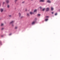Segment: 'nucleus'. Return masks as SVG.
<instances>
[{"label":"nucleus","mask_w":60,"mask_h":60,"mask_svg":"<svg viewBox=\"0 0 60 60\" xmlns=\"http://www.w3.org/2000/svg\"><path fill=\"white\" fill-rule=\"evenodd\" d=\"M0 11H1V12H2L3 11V9H1Z\"/></svg>","instance_id":"7"},{"label":"nucleus","mask_w":60,"mask_h":60,"mask_svg":"<svg viewBox=\"0 0 60 60\" xmlns=\"http://www.w3.org/2000/svg\"><path fill=\"white\" fill-rule=\"evenodd\" d=\"M27 16H29V14H27Z\"/></svg>","instance_id":"23"},{"label":"nucleus","mask_w":60,"mask_h":60,"mask_svg":"<svg viewBox=\"0 0 60 60\" xmlns=\"http://www.w3.org/2000/svg\"><path fill=\"white\" fill-rule=\"evenodd\" d=\"M45 1L44 0H41L40 1V2H43Z\"/></svg>","instance_id":"4"},{"label":"nucleus","mask_w":60,"mask_h":60,"mask_svg":"<svg viewBox=\"0 0 60 60\" xmlns=\"http://www.w3.org/2000/svg\"><path fill=\"white\" fill-rule=\"evenodd\" d=\"M48 19H45V20L46 21H48Z\"/></svg>","instance_id":"9"},{"label":"nucleus","mask_w":60,"mask_h":60,"mask_svg":"<svg viewBox=\"0 0 60 60\" xmlns=\"http://www.w3.org/2000/svg\"><path fill=\"white\" fill-rule=\"evenodd\" d=\"M49 10V8H46V11H48Z\"/></svg>","instance_id":"1"},{"label":"nucleus","mask_w":60,"mask_h":60,"mask_svg":"<svg viewBox=\"0 0 60 60\" xmlns=\"http://www.w3.org/2000/svg\"><path fill=\"white\" fill-rule=\"evenodd\" d=\"M45 10V8H44L42 10V11H44Z\"/></svg>","instance_id":"11"},{"label":"nucleus","mask_w":60,"mask_h":60,"mask_svg":"<svg viewBox=\"0 0 60 60\" xmlns=\"http://www.w3.org/2000/svg\"><path fill=\"white\" fill-rule=\"evenodd\" d=\"M14 22V21H12L10 22V24H12Z\"/></svg>","instance_id":"6"},{"label":"nucleus","mask_w":60,"mask_h":60,"mask_svg":"<svg viewBox=\"0 0 60 60\" xmlns=\"http://www.w3.org/2000/svg\"><path fill=\"white\" fill-rule=\"evenodd\" d=\"M35 22H36V21H33L32 23V25H34L35 23Z\"/></svg>","instance_id":"2"},{"label":"nucleus","mask_w":60,"mask_h":60,"mask_svg":"<svg viewBox=\"0 0 60 60\" xmlns=\"http://www.w3.org/2000/svg\"><path fill=\"white\" fill-rule=\"evenodd\" d=\"M40 9H41V7H40Z\"/></svg>","instance_id":"31"},{"label":"nucleus","mask_w":60,"mask_h":60,"mask_svg":"<svg viewBox=\"0 0 60 60\" xmlns=\"http://www.w3.org/2000/svg\"><path fill=\"white\" fill-rule=\"evenodd\" d=\"M1 37H4V35H2L1 36Z\"/></svg>","instance_id":"20"},{"label":"nucleus","mask_w":60,"mask_h":60,"mask_svg":"<svg viewBox=\"0 0 60 60\" xmlns=\"http://www.w3.org/2000/svg\"><path fill=\"white\" fill-rule=\"evenodd\" d=\"M54 10V9L52 7L51 8V11H53Z\"/></svg>","instance_id":"8"},{"label":"nucleus","mask_w":60,"mask_h":60,"mask_svg":"<svg viewBox=\"0 0 60 60\" xmlns=\"http://www.w3.org/2000/svg\"><path fill=\"white\" fill-rule=\"evenodd\" d=\"M33 14V13L32 12H30V14Z\"/></svg>","instance_id":"10"},{"label":"nucleus","mask_w":60,"mask_h":60,"mask_svg":"<svg viewBox=\"0 0 60 60\" xmlns=\"http://www.w3.org/2000/svg\"><path fill=\"white\" fill-rule=\"evenodd\" d=\"M6 2L7 3H9V0H6Z\"/></svg>","instance_id":"5"},{"label":"nucleus","mask_w":60,"mask_h":60,"mask_svg":"<svg viewBox=\"0 0 60 60\" xmlns=\"http://www.w3.org/2000/svg\"><path fill=\"white\" fill-rule=\"evenodd\" d=\"M11 15H9V17H11Z\"/></svg>","instance_id":"24"},{"label":"nucleus","mask_w":60,"mask_h":60,"mask_svg":"<svg viewBox=\"0 0 60 60\" xmlns=\"http://www.w3.org/2000/svg\"><path fill=\"white\" fill-rule=\"evenodd\" d=\"M19 16H20V13H19Z\"/></svg>","instance_id":"22"},{"label":"nucleus","mask_w":60,"mask_h":60,"mask_svg":"<svg viewBox=\"0 0 60 60\" xmlns=\"http://www.w3.org/2000/svg\"><path fill=\"white\" fill-rule=\"evenodd\" d=\"M4 28H2V30H3V29H4Z\"/></svg>","instance_id":"28"},{"label":"nucleus","mask_w":60,"mask_h":60,"mask_svg":"<svg viewBox=\"0 0 60 60\" xmlns=\"http://www.w3.org/2000/svg\"><path fill=\"white\" fill-rule=\"evenodd\" d=\"M1 5H0V6Z\"/></svg>","instance_id":"34"},{"label":"nucleus","mask_w":60,"mask_h":60,"mask_svg":"<svg viewBox=\"0 0 60 60\" xmlns=\"http://www.w3.org/2000/svg\"><path fill=\"white\" fill-rule=\"evenodd\" d=\"M37 19L36 18H35L34 19V20H36Z\"/></svg>","instance_id":"17"},{"label":"nucleus","mask_w":60,"mask_h":60,"mask_svg":"<svg viewBox=\"0 0 60 60\" xmlns=\"http://www.w3.org/2000/svg\"><path fill=\"white\" fill-rule=\"evenodd\" d=\"M52 14H53V13H54V12H52Z\"/></svg>","instance_id":"25"},{"label":"nucleus","mask_w":60,"mask_h":60,"mask_svg":"<svg viewBox=\"0 0 60 60\" xmlns=\"http://www.w3.org/2000/svg\"><path fill=\"white\" fill-rule=\"evenodd\" d=\"M0 44L1 45H2V42L1 41H0Z\"/></svg>","instance_id":"12"},{"label":"nucleus","mask_w":60,"mask_h":60,"mask_svg":"<svg viewBox=\"0 0 60 60\" xmlns=\"http://www.w3.org/2000/svg\"><path fill=\"white\" fill-rule=\"evenodd\" d=\"M24 2H23L22 3H24Z\"/></svg>","instance_id":"30"},{"label":"nucleus","mask_w":60,"mask_h":60,"mask_svg":"<svg viewBox=\"0 0 60 60\" xmlns=\"http://www.w3.org/2000/svg\"><path fill=\"white\" fill-rule=\"evenodd\" d=\"M4 25V24H1V26H3Z\"/></svg>","instance_id":"18"},{"label":"nucleus","mask_w":60,"mask_h":60,"mask_svg":"<svg viewBox=\"0 0 60 60\" xmlns=\"http://www.w3.org/2000/svg\"><path fill=\"white\" fill-rule=\"evenodd\" d=\"M17 27H15V29H17Z\"/></svg>","instance_id":"21"},{"label":"nucleus","mask_w":60,"mask_h":60,"mask_svg":"<svg viewBox=\"0 0 60 60\" xmlns=\"http://www.w3.org/2000/svg\"><path fill=\"white\" fill-rule=\"evenodd\" d=\"M47 3H51V1L49 0H48L47 1Z\"/></svg>","instance_id":"3"},{"label":"nucleus","mask_w":60,"mask_h":60,"mask_svg":"<svg viewBox=\"0 0 60 60\" xmlns=\"http://www.w3.org/2000/svg\"><path fill=\"white\" fill-rule=\"evenodd\" d=\"M14 25H12V26H13Z\"/></svg>","instance_id":"33"},{"label":"nucleus","mask_w":60,"mask_h":60,"mask_svg":"<svg viewBox=\"0 0 60 60\" xmlns=\"http://www.w3.org/2000/svg\"><path fill=\"white\" fill-rule=\"evenodd\" d=\"M17 0H15V2H16V1H17Z\"/></svg>","instance_id":"26"},{"label":"nucleus","mask_w":60,"mask_h":60,"mask_svg":"<svg viewBox=\"0 0 60 60\" xmlns=\"http://www.w3.org/2000/svg\"><path fill=\"white\" fill-rule=\"evenodd\" d=\"M57 13H56L55 14V15H57Z\"/></svg>","instance_id":"14"},{"label":"nucleus","mask_w":60,"mask_h":60,"mask_svg":"<svg viewBox=\"0 0 60 60\" xmlns=\"http://www.w3.org/2000/svg\"><path fill=\"white\" fill-rule=\"evenodd\" d=\"M37 11V10H34V12H36V11Z\"/></svg>","instance_id":"13"},{"label":"nucleus","mask_w":60,"mask_h":60,"mask_svg":"<svg viewBox=\"0 0 60 60\" xmlns=\"http://www.w3.org/2000/svg\"><path fill=\"white\" fill-rule=\"evenodd\" d=\"M26 11H27V9H26Z\"/></svg>","instance_id":"29"},{"label":"nucleus","mask_w":60,"mask_h":60,"mask_svg":"<svg viewBox=\"0 0 60 60\" xmlns=\"http://www.w3.org/2000/svg\"><path fill=\"white\" fill-rule=\"evenodd\" d=\"M32 0V1H33V0Z\"/></svg>","instance_id":"35"},{"label":"nucleus","mask_w":60,"mask_h":60,"mask_svg":"<svg viewBox=\"0 0 60 60\" xmlns=\"http://www.w3.org/2000/svg\"><path fill=\"white\" fill-rule=\"evenodd\" d=\"M3 4H4V2H3Z\"/></svg>","instance_id":"32"},{"label":"nucleus","mask_w":60,"mask_h":60,"mask_svg":"<svg viewBox=\"0 0 60 60\" xmlns=\"http://www.w3.org/2000/svg\"><path fill=\"white\" fill-rule=\"evenodd\" d=\"M11 34H9V35H11Z\"/></svg>","instance_id":"27"},{"label":"nucleus","mask_w":60,"mask_h":60,"mask_svg":"<svg viewBox=\"0 0 60 60\" xmlns=\"http://www.w3.org/2000/svg\"><path fill=\"white\" fill-rule=\"evenodd\" d=\"M49 17L48 16H46L45 18H49Z\"/></svg>","instance_id":"16"},{"label":"nucleus","mask_w":60,"mask_h":60,"mask_svg":"<svg viewBox=\"0 0 60 60\" xmlns=\"http://www.w3.org/2000/svg\"><path fill=\"white\" fill-rule=\"evenodd\" d=\"M10 7V6L9 5H8V8H9V7Z\"/></svg>","instance_id":"19"},{"label":"nucleus","mask_w":60,"mask_h":60,"mask_svg":"<svg viewBox=\"0 0 60 60\" xmlns=\"http://www.w3.org/2000/svg\"><path fill=\"white\" fill-rule=\"evenodd\" d=\"M38 16H40L41 15L40 14H38Z\"/></svg>","instance_id":"15"}]
</instances>
